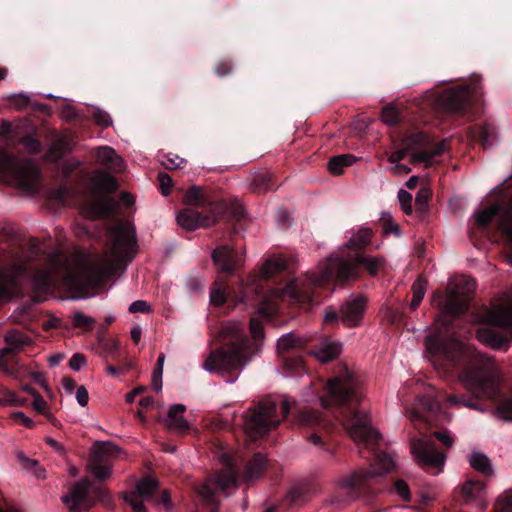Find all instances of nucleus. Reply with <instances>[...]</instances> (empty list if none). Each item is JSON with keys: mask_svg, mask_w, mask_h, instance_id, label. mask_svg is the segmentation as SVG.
I'll list each match as a JSON object with an SVG mask.
<instances>
[{"mask_svg": "<svg viewBox=\"0 0 512 512\" xmlns=\"http://www.w3.org/2000/svg\"><path fill=\"white\" fill-rule=\"evenodd\" d=\"M362 398L363 380L354 371L343 367L338 375L328 380L326 394L320 398L321 406L326 411L324 416L284 397L279 417L278 402L267 396L241 416L243 430L250 440L255 441L276 429L282 421H288L292 427L311 428L313 432L307 436V440L334 454L330 438L343 429L358 446L362 445L366 450L367 455L360 451L362 457L371 460L372 469L353 471L339 481V489L349 499H355L360 494L376 492L374 485L380 476L394 467L392 457L378 448L380 433L372 427L369 416L358 408Z\"/></svg>", "mask_w": 512, "mask_h": 512, "instance_id": "nucleus-1", "label": "nucleus"}, {"mask_svg": "<svg viewBox=\"0 0 512 512\" xmlns=\"http://www.w3.org/2000/svg\"><path fill=\"white\" fill-rule=\"evenodd\" d=\"M426 350L430 361L439 375L457 378L471 393L465 395L441 394L440 399L453 406L463 405L478 409V400L488 399L496 403L497 415L505 421H512V395H504L501 391V377L492 367L470 353L459 341L443 340L436 335L425 338Z\"/></svg>", "mask_w": 512, "mask_h": 512, "instance_id": "nucleus-2", "label": "nucleus"}, {"mask_svg": "<svg viewBox=\"0 0 512 512\" xmlns=\"http://www.w3.org/2000/svg\"><path fill=\"white\" fill-rule=\"evenodd\" d=\"M381 256H371L364 252L356 253L351 259L330 256L318 265V272L306 273L294 278L284 287L272 288L258 304V313L271 319L278 314L282 304L309 309L322 301L328 285L357 279L363 272L376 276L384 266Z\"/></svg>", "mask_w": 512, "mask_h": 512, "instance_id": "nucleus-3", "label": "nucleus"}, {"mask_svg": "<svg viewBox=\"0 0 512 512\" xmlns=\"http://www.w3.org/2000/svg\"><path fill=\"white\" fill-rule=\"evenodd\" d=\"M218 276L210 292L212 308L207 316L210 330V353L204 362V368L210 372L224 375V321L219 309L224 305V245H219L212 253Z\"/></svg>", "mask_w": 512, "mask_h": 512, "instance_id": "nucleus-4", "label": "nucleus"}, {"mask_svg": "<svg viewBox=\"0 0 512 512\" xmlns=\"http://www.w3.org/2000/svg\"><path fill=\"white\" fill-rule=\"evenodd\" d=\"M24 277L30 280L37 296L48 295L55 285L51 269H33L29 260L0 248V297L8 296L12 289L18 288Z\"/></svg>", "mask_w": 512, "mask_h": 512, "instance_id": "nucleus-5", "label": "nucleus"}, {"mask_svg": "<svg viewBox=\"0 0 512 512\" xmlns=\"http://www.w3.org/2000/svg\"><path fill=\"white\" fill-rule=\"evenodd\" d=\"M184 203L189 207L180 211L176 220L188 231L209 227L224 216V199L212 187H189L184 194Z\"/></svg>", "mask_w": 512, "mask_h": 512, "instance_id": "nucleus-6", "label": "nucleus"}, {"mask_svg": "<svg viewBox=\"0 0 512 512\" xmlns=\"http://www.w3.org/2000/svg\"><path fill=\"white\" fill-rule=\"evenodd\" d=\"M250 219L242 203L233 196H226V277L239 270L244 263L243 233L247 230Z\"/></svg>", "mask_w": 512, "mask_h": 512, "instance_id": "nucleus-7", "label": "nucleus"}, {"mask_svg": "<svg viewBox=\"0 0 512 512\" xmlns=\"http://www.w3.org/2000/svg\"><path fill=\"white\" fill-rule=\"evenodd\" d=\"M433 438H436L447 449L451 448L454 439L446 429L433 431L430 435H423L411 442V453L418 464L432 475H438L444 467L446 454L440 451Z\"/></svg>", "mask_w": 512, "mask_h": 512, "instance_id": "nucleus-8", "label": "nucleus"}, {"mask_svg": "<svg viewBox=\"0 0 512 512\" xmlns=\"http://www.w3.org/2000/svg\"><path fill=\"white\" fill-rule=\"evenodd\" d=\"M111 274V263L108 259L101 258L98 262L78 270L66 268L62 282L74 297L84 298L89 295L91 289L102 284Z\"/></svg>", "mask_w": 512, "mask_h": 512, "instance_id": "nucleus-9", "label": "nucleus"}, {"mask_svg": "<svg viewBox=\"0 0 512 512\" xmlns=\"http://www.w3.org/2000/svg\"><path fill=\"white\" fill-rule=\"evenodd\" d=\"M251 346L243 325L226 322V383H233L248 363Z\"/></svg>", "mask_w": 512, "mask_h": 512, "instance_id": "nucleus-10", "label": "nucleus"}, {"mask_svg": "<svg viewBox=\"0 0 512 512\" xmlns=\"http://www.w3.org/2000/svg\"><path fill=\"white\" fill-rule=\"evenodd\" d=\"M481 322L486 326L477 329L476 337L480 342L494 349L507 347L508 337L495 328L512 331V303L493 309L485 308L481 315Z\"/></svg>", "mask_w": 512, "mask_h": 512, "instance_id": "nucleus-11", "label": "nucleus"}, {"mask_svg": "<svg viewBox=\"0 0 512 512\" xmlns=\"http://www.w3.org/2000/svg\"><path fill=\"white\" fill-rule=\"evenodd\" d=\"M404 150L396 151L389 157L390 163L401 161L406 153H411V162L423 163L430 167L435 159L448 149V141L441 140L435 143L425 132H415L404 139Z\"/></svg>", "mask_w": 512, "mask_h": 512, "instance_id": "nucleus-12", "label": "nucleus"}, {"mask_svg": "<svg viewBox=\"0 0 512 512\" xmlns=\"http://www.w3.org/2000/svg\"><path fill=\"white\" fill-rule=\"evenodd\" d=\"M0 177H6L18 188L34 192L40 179V171L33 160L19 161L6 155L0 160Z\"/></svg>", "mask_w": 512, "mask_h": 512, "instance_id": "nucleus-13", "label": "nucleus"}, {"mask_svg": "<svg viewBox=\"0 0 512 512\" xmlns=\"http://www.w3.org/2000/svg\"><path fill=\"white\" fill-rule=\"evenodd\" d=\"M226 491L237 487L241 482H251L259 479L267 465V459L262 453H255L253 457L238 462L226 450Z\"/></svg>", "mask_w": 512, "mask_h": 512, "instance_id": "nucleus-14", "label": "nucleus"}, {"mask_svg": "<svg viewBox=\"0 0 512 512\" xmlns=\"http://www.w3.org/2000/svg\"><path fill=\"white\" fill-rule=\"evenodd\" d=\"M111 497L109 491L101 486H94L88 478H82L76 482L70 492L64 495L61 500L68 506L71 512L88 510L96 501L108 502Z\"/></svg>", "mask_w": 512, "mask_h": 512, "instance_id": "nucleus-15", "label": "nucleus"}, {"mask_svg": "<svg viewBox=\"0 0 512 512\" xmlns=\"http://www.w3.org/2000/svg\"><path fill=\"white\" fill-rule=\"evenodd\" d=\"M406 413L414 423L423 424L427 430L438 426L447 419V414L442 410L440 399L431 395L416 397L411 407L406 408Z\"/></svg>", "mask_w": 512, "mask_h": 512, "instance_id": "nucleus-16", "label": "nucleus"}, {"mask_svg": "<svg viewBox=\"0 0 512 512\" xmlns=\"http://www.w3.org/2000/svg\"><path fill=\"white\" fill-rule=\"evenodd\" d=\"M471 91L468 85L448 88L434 96V106L445 114L465 116L470 109Z\"/></svg>", "mask_w": 512, "mask_h": 512, "instance_id": "nucleus-17", "label": "nucleus"}, {"mask_svg": "<svg viewBox=\"0 0 512 512\" xmlns=\"http://www.w3.org/2000/svg\"><path fill=\"white\" fill-rule=\"evenodd\" d=\"M4 342L7 346L0 349V369L7 375L15 376L19 370L17 355L31 341L25 334L11 330L5 335Z\"/></svg>", "mask_w": 512, "mask_h": 512, "instance_id": "nucleus-18", "label": "nucleus"}, {"mask_svg": "<svg viewBox=\"0 0 512 512\" xmlns=\"http://www.w3.org/2000/svg\"><path fill=\"white\" fill-rule=\"evenodd\" d=\"M432 304L439 311L437 321L445 327L452 325L453 320L463 314L467 308L457 290H450L447 294L435 291Z\"/></svg>", "mask_w": 512, "mask_h": 512, "instance_id": "nucleus-19", "label": "nucleus"}, {"mask_svg": "<svg viewBox=\"0 0 512 512\" xmlns=\"http://www.w3.org/2000/svg\"><path fill=\"white\" fill-rule=\"evenodd\" d=\"M119 448L110 442L97 441L90 453L88 468L98 481H106L112 473L110 457L117 456Z\"/></svg>", "mask_w": 512, "mask_h": 512, "instance_id": "nucleus-20", "label": "nucleus"}, {"mask_svg": "<svg viewBox=\"0 0 512 512\" xmlns=\"http://www.w3.org/2000/svg\"><path fill=\"white\" fill-rule=\"evenodd\" d=\"M224 491V470L221 468L215 474L207 477L199 493L207 512H220V499L218 494Z\"/></svg>", "mask_w": 512, "mask_h": 512, "instance_id": "nucleus-21", "label": "nucleus"}, {"mask_svg": "<svg viewBox=\"0 0 512 512\" xmlns=\"http://www.w3.org/2000/svg\"><path fill=\"white\" fill-rule=\"evenodd\" d=\"M109 236L111 251L115 257H122L135 251L137 241L134 229L120 225L112 229Z\"/></svg>", "mask_w": 512, "mask_h": 512, "instance_id": "nucleus-22", "label": "nucleus"}, {"mask_svg": "<svg viewBox=\"0 0 512 512\" xmlns=\"http://www.w3.org/2000/svg\"><path fill=\"white\" fill-rule=\"evenodd\" d=\"M367 299L358 295L350 298L340 305L341 322L346 327H357L360 325Z\"/></svg>", "mask_w": 512, "mask_h": 512, "instance_id": "nucleus-23", "label": "nucleus"}, {"mask_svg": "<svg viewBox=\"0 0 512 512\" xmlns=\"http://www.w3.org/2000/svg\"><path fill=\"white\" fill-rule=\"evenodd\" d=\"M485 493V484L479 480H469L463 484L460 491L456 492L455 499L461 503L479 502V507L484 510L487 504L482 500Z\"/></svg>", "mask_w": 512, "mask_h": 512, "instance_id": "nucleus-24", "label": "nucleus"}, {"mask_svg": "<svg viewBox=\"0 0 512 512\" xmlns=\"http://www.w3.org/2000/svg\"><path fill=\"white\" fill-rule=\"evenodd\" d=\"M98 344L99 355L106 363H123V360H129L120 350V342L117 339L100 337Z\"/></svg>", "mask_w": 512, "mask_h": 512, "instance_id": "nucleus-25", "label": "nucleus"}, {"mask_svg": "<svg viewBox=\"0 0 512 512\" xmlns=\"http://www.w3.org/2000/svg\"><path fill=\"white\" fill-rule=\"evenodd\" d=\"M116 208V202L111 197H104L93 202L86 203L83 210L90 218H106L112 215Z\"/></svg>", "mask_w": 512, "mask_h": 512, "instance_id": "nucleus-26", "label": "nucleus"}, {"mask_svg": "<svg viewBox=\"0 0 512 512\" xmlns=\"http://www.w3.org/2000/svg\"><path fill=\"white\" fill-rule=\"evenodd\" d=\"M185 411L186 406L183 404H174L169 408L166 420V425L169 429L175 430L180 434H185L189 431V423L183 417Z\"/></svg>", "mask_w": 512, "mask_h": 512, "instance_id": "nucleus-27", "label": "nucleus"}, {"mask_svg": "<svg viewBox=\"0 0 512 512\" xmlns=\"http://www.w3.org/2000/svg\"><path fill=\"white\" fill-rule=\"evenodd\" d=\"M97 162L105 166L108 170L120 172L122 170L123 161L116 154L115 150L108 147H100L96 152Z\"/></svg>", "mask_w": 512, "mask_h": 512, "instance_id": "nucleus-28", "label": "nucleus"}, {"mask_svg": "<svg viewBox=\"0 0 512 512\" xmlns=\"http://www.w3.org/2000/svg\"><path fill=\"white\" fill-rule=\"evenodd\" d=\"M287 268H288V262L285 258H283V257L270 258L264 262V264L260 270V274L264 280L270 281V280L274 279L277 275L285 272L287 270Z\"/></svg>", "mask_w": 512, "mask_h": 512, "instance_id": "nucleus-29", "label": "nucleus"}, {"mask_svg": "<svg viewBox=\"0 0 512 512\" xmlns=\"http://www.w3.org/2000/svg\"><path fill=\"white\" fill-rule=\"evenodd\" d=\"M342 351V344L337 341L325 339L319 345L317 356L322 362H330L336 359Z\"/></svg>", "mask_w": 512, "mask_h": 512, "instance_id": "nucleus-30", "label": "nucleus"}, {"mask_svg": "<svg viewBox=\"0 0 512 512\" xmlns=\"http://www.w3.org/2000/svg\"><path fill=\"white\" fill-rule=\"evenodd\" d=\"M95 187L102 193L113 194L118 189L117 180L107 172L98 171L93 178Z\"/></svg>", "mask_w": 512, "mask_h": 512, "instance_id": "nucleus-31", "label": "nucleus"}, {"mask_svg": "<svg viewBox=\"0 0 512 512\" xmlns=\"http://www.w3.org/2000/svg\"><path fill=\"white\" fill-rule=\"evenodd\" d=\"M251 189L253 192L261 194L275 189L272 174L268 171L258 172L254 175Z\"/></svg>", "mask_w": 512, "mask_h": 512, "instance_id": "nucleus-32", "label": "nucleus"}, {"mask_svg": "<svg viewBox=\"0 0 512 512\" xmlns=\"http://www.w3.org/2000/svg\"><path fill=\"white\" fill-rule=\"evenodd\" d=\"M469 463L474 470L482 473L484 476L493 475L491 461L484 453L473 452L470 455Z\"/></svg>", "mask_w": 512, "mask_h": 512, "instance_id": "nucleus-33", "label": "nucleus"}, {"mask_svg": "<svg viewBox=\"0 0 512 512\" xmlns=\"http://www.w3.org/2000/svg\"><path fill=\"white\" fill-rule=\"evenodd\" d=\"M355 160V156L351 154L334 156L328 162V169L333 175H341L343 173V169L351 166Z\"/></svg>", "mask_w": 512, "mask_h": 512, "instance_id": "nucleus-34", "label": "nucleus"}, {"mask_svg": "<svg viewBox=\"0 0 512 512\" xmlns=\"http://www.w3.org/2000/svg\"><path fill=\"white\" fill-rule=\"evenodd\" d=\"M426 286H427V280L422 276H419L416 279V281L413 283L412 288H411L412 293H413V298L409 305V307L412 311H415L421 304V302L424 298L425 292H426Z\"/></svg>", "mask_w": 512, "mask_h": 512, "instance_id": "nucleus-35", "label": "nucleus"}, {"mask_svg": "<svg viewBox=\"0 0 512 512\" xmlns=\"http://www.w3.org/2000/svg\"><path fill=\"white\" fill-rule=\"evenodd\" d=\"M372 230L369 228H362L354 234L348 242V247L353 250H360L366 247L371 240Z\"/></svg>", "mask_w": 512, "mask_h": 512, "instance_id": "nucleus-36", "label": "nucleus"}, {"mask_svg": "<svg viewBox=\"0 0 512 512\" xmlns=\"http://www.w3.org/2000/svg\"><path fill=\"white\" fill-rule=\"evenodd\" d=\"M158 488V482L150 477L142 479L136 486V492L140 498L149 499Z\"/></svg>", "mask_w": 512, "mask_h": 512, "instance_id": "nucleus-37", "label": "nucleus"}, {"mask_svg": "<svg viewBox=\"0 0 512 512\" xmlns=\"http://www.w3.org/2000/svg\"><path fill=\"white\" fill-rule=\"evenodd\" d=\"M300 346V340L293 333L283 335L277 342L278 352L282 355H284V353L288 352L290 349Z\"/></svg>", "mask_w": 512, "mask_h": 512, "instance_id": "nucleus-38", "label": "nucleus"}, {"mask_svg": "<svg viewBox=\"0 0 512 512\" xmlns=\"http://www.w3.org/2000/svg\"><path fill=\"white\" fill-rule=\"evenodd\" d=\"M473 137L481 142L484 147L490 143L494 128L488 124L475 126L472 130Z\"/></svg>", "mask_w": 512, "mask_h": 512, "instance_id": "nucleus-39", "label": "nucleus"}, {"mask_svg": "<svg viewBox=\"0 0 512 512\" xmlns=\"http://www.w3.org/2000/svg\"><path fill=\"white\" fill-rule=\"evenodd\" d=\"M20 143L30 154H39L42 151V143L34 134H27L20 139Z\"/></svg>", "mask_w": 512, "mask_h": 512, "instance_id": "nucleus-40", "label": "nucleus"}, {"mask_svg": "<svg viewBox=\"0 0 512 512\" xmlns=\"http://www.w3.org/2000/svg\"><path fill=\"white\" fill-rule=\"evenodd\" d=\"M106 372L113 376L117 377L121 373L129 371L133 368V364L131 360H123V363H106Z\"/></svg>", "mask_w": 512, "mask_h": 512, "instance_id": "nucleus-41", "label": "nucleus"}, {"mask_svg": "<svg viewBox=\"0 0 512 512\" xmlns=\"http://www.w3.org/2000/svg\"><path fill=\"white\" fill-rule=\"evenodd\" d=\"M381 119L388 125H397L400 121V113L395 107L386 106L381 111Z\"/></svg>", "mask_w": 512, "mask_h": 512, "instance_id": "nucleus-42", "label": "nucleus"}, {"mask_svg": "<svg viewBox=\"0 0 512 512\" xmlns=\"http://www.w3.org/2000/svg\"><path fill=\"white\" fill-rule=\"evenodd\" d=\"M494 512H512V492H505L498 498Z\"/></svg>", "mask_w": 512, "mask_h": 512, "instance_id": "nucleus-43", "label": "nucleus"}, {"mask_svg": "<svg viewBox=\"0 0 512 512\" xmlns=\"http://www.w3.org/2000/svg\"><path fill=\"white\" fill-rule=\"evenodd\" d=\"M392 489L405 502H409L411 500L410 488L404 480L394 479Z\"/></svg>", "mask_w": 512, "mask_h": 512, "instance_id": "nucleus-44", "label": "nucleus"}, {"mask_svg": "<svg viewBox=\"0 0 512 512\" xmlns=\"http://www.w3.org/2000/svg\"><path fill=\"white\" fill-rule=\"evenodd\" d=\"M95 320L91 317H88L82 312L75 313L73 317V325L78 328H85L88 331H91L94 327Z\"/></svg>", "mask_w": 512, "mask_h": 512, "instance_id": "nucleus-45", "label": "nucleus"}, {"mask_svg": "<svg viewBox=\"0 0 512 512\" xmlns=\"http://www.w3.org/2000/svg\"><path fill=\"white\" fill-rule=\"evenodd\" d=\"M304 365V361L300 356H284L283 355V368L290 372L300 370Z\"/></svg>", "mask_w": 512, "mask_h": 512, "instance_id": "nucleus-46", "label": "nucleus"}, {"mask_svg": "<svg viewBox=\"0 0 512 512\" xmlns=\"http://www.w3.org/2000/svg\"><path fill=\"white\" fill-rule=\"evenodd\" d=\"M142 499L143 498L140 499V497L134 493L124 496V501L131 506L133 512H147Z\"/></svg>", "mask_w": 512, "mask_h": 512, "instance_id": "nucleus-47", "label": "nucleus"}, {"mask_svg": "<svg viewBox=\"0 0 512 512\" xmlns=\"http://www.w3.org/2000/svg\"><path fill=\"white\" fill-rule=\"evenodd\" d=\"M92 118L97 125L104 128L112 125V119L110 115L103 110L95 109L92 113Z\"/></svg>", "mask_w": 512, "mask_h": 512, "instance_id": "nucleus-48", "label": "nucleus"}, {"mask_svg": "<svg viewBox=\"0 0 512 512\" xmlns=\"http://www.w3.org/2000/svg\"><path fill=\"white\" fill-rule=\"evenodd\" d=\"M339 321H341L340 310L337 311L333 307H328L324 313L323 323L325 325L337 326Z\"/></svg>", "mask_w": 512, "mask_h": 512, "instance_id": "nucleus-49", "label": "nucleus"}, {"mask_svg": "<svg viewBox=\"0 0 512 512\" xmlns=\"http://www.w3.org/2000/svg\"><path fill=\"white\" fill-rule=\"evenodd\" d=\"M430 199V192L427 189H420L415 197V206L420 211L423 212L426 210L428 206V202Z\"/></svg>", "mask_w": 512, "mask_h": 512, "instance_id": "nucleus-50", "label": "nucleus"}, {"mask_svg": "<svg viewBox=\"0 0 512 512\" xmlns=\"http://www.w3.org/2000/svg\"><path fill=\"white\" fill-rule=\"evenodd\" d=\"M398 199L401 204L402 210L406 214L412 213V195L404 189H400L398 192Z\"/></svg>", "mask_w": 512, "mask_h": 512, "instance_id": "nucleus-51", "label": "nucleus"}, {"mask_svg": "<svg viewBox=\"0 0 512 512\" xmlns=\"http://www.w3.org/2000/svg\"><path fill=\"white\" fill-rule=\"evenodd\" d=\"M33 407L36 411L39 413L45 414L46 417L49 420H53V422L56 420L51 413H46L47 408V402L43 399V397L40 394H37V396L33 397Z\"/></svg>", "mask_w": 512, "mask_h": 512, "instance_id": "nucleus-52", "label": "nucleus"}, {"mask_svg": "<svg viewBox=\"0 0 512 512\" xmlns=\"http://www.w3.org/2000/svg\"><path fill=\"white\" fill-rule=\"evenodd\" d=\"M29 102V97L24 94H17L9 97V103L17 109H23L27 107Z\"/></svg>", "mask_w": 512, "mask_h": 512, "instance_id": "nucleus-53", "label": "nucleus"}, {"mask_svg": "<svg viewBox=\"0 0 512 512\" xmlns=\"http://www.w3.org/2000/svg\"><path fill=\"white\" fill-rule=\"evenodd\" d=\"M87 362L86 356L81 353H75L69 360V367L72 370L79 371Z\"/></svg>", "mask_w": 512, "mask_h": 512, "instance_id": "nucleus-54", "label": "nucleus"}, {"mask_svg": "<svg viewBox=\"0 0 512 512\" xmlns=\"http://www.w3.org/2000/svg\"><path fill=\"white\" fill-rule=\"evenodd\" d=\"M158 181L160 183L163 195H168L172 186V178L164 172L158 174Z\"/></svg>", "mask_w": 512, "mask_h": 512, "instance_id": "nucleus-55", "label": "nucleus"}, {"mask_svg": "<svg viewBox=\"0 0 512 512\" xmlns=\"http://www.w3.org/2000/svg\"><path fill=\"white\" fill-rule=\"evenodd\" d=\"M250 333L256 341L263 338V327L259 320L254 318L250 319Z\"/></svg>", "mask_w": 512, "mask_h": 512, "instance_id": "nucleus-56", "label": "nucleus"}, {"mask_svg": "<svg viewBox=\"0 0 512 512\" xmlns=\"http://www.w3.org/2000/svg\"><path fill=\"white\" fill-rule=\"evenodd\" d=\"M150 308L146 301L143 300H136L129 306V312L136 313H146L149 312Z\"/></svg>", "mask_w": 512, "mask_h": 512, "instance_id": "nucleus-57", "label": "nucleus"}, {"mask_svg": "<svg viewBox=\"0 0 512 512\" xmlns=\"http://www.w3.org/2000/svg\"><path fill=\"white\" fill-rule=\"evenodd\" d=\"M76 399L80 406L85 407L89 401V395L87 389L82 385L77 387Z\"/></svg>", "mask_w": 512, "mask_h": 512, "instance_id": "nucleus-58", "label": "nucleus"}, {"mask_svg": "<svg viewBox=\"0 0 512 512\" xmlns=\"http://www.w3.org/2000/svg\"><path fill=\"white\" fill-rule=\"evenodd\" d=\"M186 164V160L176 156L175 158H168L167 162L164 163L167 169H181Z\"/></svg>", "mask_w": 512, "mask_h": 512, "instance_id": "nucleus-59", "label": "nucleus"}, {"mask_svg": "<svg viewBox=\"0 0 512 512\" xmlns=\"http://www.w3.org/2000/svg\"><path fill=\"white\" fill-rule=\"evenodd\" d=\"M12 417L17 420V421H20L25 427L27 428H33L34 426V422L31 418L27 417L23 412L21 411H15L13 412L12 414Z\"/></svg>", "mask_w": 512, "mask_h": 512, "instance_id": "nucleus-60", "label": "nucleus"}, {"mask_svg": "<svg viewBox=\"0 0 512 512\" xmlns=\"http://www.w3.org/2000/svg\"><path fill=\"white\" fill-rule=\"evenodd\" d=\"M5 401L13 406H21L23 403L18 400V396L11 391L5 393Z\"/></svg>", "mask_w": 512, "mask_h": 512, "instance_id": "nucleus-61", "label": "nucleus"}, {"mask_svg": "<svg viewBox=\"0 0 512 512\" xmlns=\"http://www.w3.org/2000/svg\"><path fill=\"white\" fill-rule=\"evenodd\" d=\"M62 383H63V387H64L65 391L69 394H71L74 391V389L77 387L76 382L72 378H69V377H64L62 379Z\"/></svg>", "mask_w": 512, "mask_h": 512, "instance_id": "nucleus-62", "label": "nucleus"}, {"mask_svg": "<svg viewBox=\"0 0 512 512\" xmlns=\"http://www.w3.org/2000/svg\"><path fill=\"white\" fill-rule=\"evenodd\" d=\"M277 222L283 228L287 227L289 225V215L285 211L279 210L277 213Z\"/></svg>", "mask_w": 512, "mask_h": 512, "instance_id": "nucleus-63", "label": "nucleus"}, {"mask_svg": "<svg viewBox=\"0 0 512 512\" xmlns=\"http://www.w3.org/2000/svg\"><path fill=\"white\" fill-rule=\"evenodd\" d=\"M32 380L42 386L43 388L47 389V383L45 381L44 375L41 372H33L31 374Z\"/></svg>", "mask_w": 512, "mask_h": 512, "instance_id": "nucleus-64", "label": "nucleus"}]
</instances>
